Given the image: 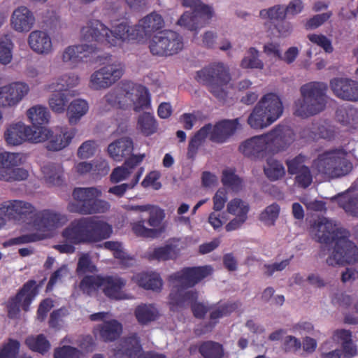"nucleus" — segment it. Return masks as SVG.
Listing matches in <instances>:
<instances>
[{
    "label": "nucleus",
    "mask_w": 358,
    "mask_h": 358,
    "mask_svg": "<svg viewBox=\"0 0 358 358\" xmlns=\"http://www.w3.org/2000/svg\"><path fill=\"white\" fill-rule=\"evenodd\" d=\"M34 207L29 202L22 200H10L0 204V217L6 220L16 219L18 217L32 213Z\"/></svg>",
    "instance_id": "obj_27"
},
{
    "label": "nucleus",
    "mask_w": 358,
    "mask_h": 358,
    "mask_svg": "<svg viewBox=\"0 0 358 358\" xmlns=\"http://www.w3.org/2000/svg\"><path fill=\"white\" fill-rule=\"evenodd\" d=\"M249 210L250 206L245 201L239 198L230 200L227 205V211L233 218L226 224V231L240 229L247 221Z\"/></svg>",
    "instance_id": "obj_23"
},
{
    "label": "nucleus",
    "mask_w": 358,
    "mask_h": 358,
    "mask_svg": "<svg viewBox=\"0 0 358 358\" xmlns=\"http://www.w3.org/2000/svg\"><path fill=\"white\" fill-rule=\"evenodd\" d=\"M79 82L80 78L78 75L73 73H66L53 79L51 83L46 85V89L51 92H64L76 87Z\"/></svg>",
    "instance_id": "obj_34"
},
{
    "label": "nucleus",
    "mask_w": 358,
    "mask_h": 358,
    "mask_svg": "<svg viewBox=\"0 0 358 358\" xmlns=\"http://www.w3.org/2000/svg\"><path fill=\"white\" fill-rule=\"evenodd\" d=\"M294 139V134L289 127L278 125L266 134L245 140L238 149L245 157H257L263 153L285 150Z\"/></svg>",
    "instance_id": "obj_5"
},
{
    "label": "nucleus",
    "mask_w": 358,
    "mask_h": 358,
    "mask_svg": "<svg viewBox=\"0 0 358 358\" xmlns=\"http://www.w3.org/2000/svg\"><path fill=\"white\" fill-rule=\"evenodd\" d=\"M99 145L96 141L87 140L78 148L77 156L80 159H89L94 155Z\"/></svg>",
    "instance_id": "obj_58"
},
{
    "label": "nucleus",
    "mask_w": 358,
    "mask_h": 358,
    "mask_svg": "<svg viewBox=\"0 0 358 358\" xmlns=\"http://www.w3.org/2000/svg\"><path fill=\"white\" fill-rule=\"evenodd\" d=\"M94 331L103 341L110 342L120 337L122 332V325L117 320L110 318L108 321L99 324Z\"/></svg>",
    "instance_id": "obj_33"
},
{
    "label": "nucleus",
    "mask_w": 358,
    "mask_h": 358,
    "mask_svg": "<svg viewBox=\"0 0 358 358\" xmlns=\"http://www.w3.org/2000/svg\"><path fill=\"white\" fill-rule=\"evenodd\" d=\"M182 5L193 9L192 13L185 12L178 21V24L190 31L201 28L214 16L213 8L201 3L199 0H182Z\"/></svg>",
    "instance_id": "obj_13"
},
{
    "label": "nucleus",
    "mask_w": 358,
    "mask_h": 358,
    "mask_svg": "<svg viewBox=\"0 0 358 358\" xmlns=\"http://www.w3.org/2000/svg\"><path fill=\"white\" fill-rule=\"evenodd\" d=\"M48 103L50 110L57 114L64 113L68 108V99L64 92H52Z\"/></svg>",
    "instance_id": "obj_46"
},
{
    "label": "nucleus",
    "mask_w": 358,
    "mask_h": 358,
    "mask_svg": "<svg viewBox=\"0 0 358 358\" xmlns=\"http://www.w3.org/2000/svg\"><path fill=\"white\" fill-rule=\"evenodd\" d=\"M96 268L90 258L88 254H82L78 262L77 273L78 274L85 273H93Z\"/></svg>",
    "instance_id": "obj_63"
},
{
    "label": "nucleus",
    "mask_w": 358,
    "mask_h": 358,
    "mask_svg": "<svg viewBox=\"0 0 358 358\" xmlns=\"http://www.w3.org/2000/svg\"><path fill=\"white\" fill-rule=\"evenodd\" d=\"M29 172L23 168H15L11 170H4L3 181L13 182L21 181L27 179Z\"/></svg>",
    "instance_id": "obj_60"
},
{
    "label": "nucleus",
    "mask_w": 358,
    "mask_h": 358,
    "mask_svg": "<svg viewBox=\"0 0 358 358\" xmlns=\"http://www.w3.org/2000/svg\"><path fill=\"white\" fill-rule=\"evenodd\" d=\"M282 102L275 93L264 94L257 102L248 118L250 127L255 129H262L269 127L282 115Z\"/></svg>",
    "instance_id": "obj_9"
},
{
    "label": "nucleus",
    "mask_w": 358,
    "mask_h": 358,
    "mask_svg": "<svg viewBox=\"0 0 358 358\" xmlns=\"http://www.w3.org/2000/svg\"><path fill=\"white\" fill-rule=\"evenodd\" d=\"M68 222L66 215L51 209L36 213L29 226V234L10 239L4 246L38 241L52 237L56 230Z\"/></svg>",
    "instance_id": "obj_6"
},
{
    "label": "nucleus",
    "mask_w": 358,
    "mask_h": 358,
    "mask_svg": "<svg viewBox=\"0 0 358 358\" xmlns=\"http://www.w3.org/2000/svg\"><path fill=\"white\" fill-rule=\"evenodd\" d=\"M27 345L33 351L44 353L50 348V343L43 335L29 336L26 339Z\"/></svg>",
    "instance_id": "obj_55"
},
{
    "label": "nucleus",
    "mask_w": 358,
    "mask_h": 358,
    "mask_svg": "<svg viewBox=\"0 0 358 358\" xmlns=\"http://www.w3.org/2000/svg\"><path fill=\"white\" fill-rule=\"evenodd\" d=\"M76 134V129H62L59 133L53 134L50 130V136L45 140L48 141L46 148L48 150L59 151L66 148Z\"/></svg>",
    "instance_id": "obj_30"
},
{
    "label": "nucleus",
    "mask_w": 358,
    "mask_h": 358,
    "mask_svg": "<svg viewBox=\"0 0 358 358\" xmlns=\"http://www.w3.org/2000/svg\"><path fill=\"white\" fill-rule=\"evenodd\" d=\"M123 66L120 63L105 65L95 71L90 76V85L92 89H106L115 84L122 76Z\"/></svg>",
    "instance_id": "obj_21"
},
{
    "label": "nucleus",
    "mask_w": 358,
    "mask_h": 358,
    "mask_svg": "<svg viewBox=\"0 0 358 358\" xmlns=\"http://www.w3.org/2000/svg\"><path fill=\"white\" fill-rule=\"evenodd\" d=\"M113 358H166L162 354L145 352L136 334L122 339L114 350Z\"/></svg>",
    "instance_id": "obj_19"
},
{
    "label": "nucleus",
    "mask_w": 358,
    "mask_h": 358,
    "mask_svg": "<svg viewBox=\"0 0 358 358\" xmlns=\"http://www.w3.org/2000/svg\"><path fill=\"white\" fill-rule=\"evenodd\" d=\"M14 43L8 35L0 37V63L8 64L13 59Z\"/></svg>",
    "instance_id": "obj_49"
},
{
    "label": "nucleus",
    "mask_w": 358,
    "mask_h": 358,
    "mask_svg": "<svg viewBox=\"0 0 358 358\" xmlns=\"http://www.w3.org/2000/svg\"><path fill=\"white\" fill-rule=\"evenodd\" d=\"M112 233V226L99 217L76 219L62 231V237L69 243L57 245L55 248L61 253H73V245L100 242Z\"/></svg>",
    "instance_id": "obj_2"
},
{
    "label": "nucleus",
    "mask_w": 358,
    "mask_h": 358,
    "mask_svg": "<svg viewBox=\"0 0 358 358\" xmlns=\"http://www.w3.org/2000/svg\"><path fill=\"white\" fill-rule=\"evenodd\" d=\"M136 25L131 26L122 22L110 29L97 20H92L83 25L80 31L82 42H97L110 47H122L124 43L141 41Z\"/></svg>",
    "instance_id": "obj_4"
},
{
    "label": "nucleus",
    "mask_w": 358,
    "mask_h": 358,
    "mask_svg": "<svg viewBox=\"0 0 358 358\" xmlns=\"http://www.w3.org/2000/svg\"><path fill=\"white\" fill-rule=\"evenodd\" d=\"M259 15L262 19L268 20L272 22L282 21L287 17L285 7L280 5L263 9L260 11Z\"/></svg>",
    "instance_id": "obj_52"
},
{
    "label": "nucleus",
    "mask_w": 358,
    "mask_h": 358,
    "mask_svg": "<svg viewBox=\"0 0 358 358\" xmlns=\"http://www.w3.org/2000/svg\"><path fill=\"white\" fill-rule=\"evenodd\" d=\"M85 207L87 215H92L106 213L109 210L110 204L106 201L94 199L90 204H85Z\"/></svg>",
    "instance_id": "obj_61"
},
{
    "label": "nucleus",
    "mask_w": 358,
    "mask_h": 358,
    "mask_svg": "<svg viewBox=\"0 0 358 358\" xmlns=\"http://www.w3.org/2000/svg\"><path fill=\"white\" fill-rule=\"evenodd\" d=\"M42 179L48 186H59L63 182V168L60 164L48 163L41 167Z\"/></svg>",
    "instance_id": "obj_36"
},
{
    "label": "nucleus",
    "mask_w": 358,
    "mask_h": 358,
    "mask_svg": "<svg viewBox=\"0 0 358 358\" xmlns=\"http://www.w3.org/2000/svg\"><path fill=\"white\" fill-rule=\"evenodd\" d=\"M30 92L28 83L14 81L0 87V108L14 110Z\"/></svg>",
    "instance_id": "obj_18"
},
{
    "label": "nucleus",
    "mask_w": 358,
    "mask_h": 358,
    "mask_svg": "<svg viewBox=\"0 0 358 358\" xmlns=\"http://www.w3.org/2000/svg\"><path fill=\"white\" fill-rule=\"evenodd\" d=\"M133 150V142L129 138H120L108 146L109 156L117 162H121L129 156Z\"/></svg>",
    "instance_id": "obj_35"
},
{
    "label": "nucleus",
    "mask_w": 358,
    "mask_h": 358,
    "mask_svg": "<svg viewBox=\"0 0 358 358\" xmlns=\"http://www.w3.org/2000/svg\"><path fill=\"white\" fill-rule=\"evenodd\" d=\"M148 213V218L146 222L150 228L145 226V221L140 220L131 222V229L138 236L143 238H155L162 232V224L164 219V211L159 206L150 205Z\"/></svg>",
    "instance_id": "obj_16"
},
{
    "label": "nucleus",
    "mask_w": 358,
    "mask_h": 358,
    "mask_svg": "<svg viewBox=\"0 0 358 358\" xmlns=\"http://www.w3.org/2000/svg\"><path fill=\"white\" fill-rule=\"evenodd\" d=\"M50 129L47 127L34 129L22 121L8 124L5 129L3 138L8 145L18 146L25 142L38 143L44 142L50 136Z\"/></svg>",
    "instance_id": "obj_12"
},
{
    "label": "nucleus",
    "mask_w": 358,
    "mask_h": 358,
    "mask_svg": "<svg viewBox=\"0 0 358 358\" xmlns=\"http://www.w3.org/2000/svg\"><path fill=\"white\" fill-rule=\"evenodd\" d=\"M196 79L207 85L210 92L219 99L227 101L228 96L234 94L236 90L229 85L231 79L229 69L222 62H215L198 71Z\"/></svg>",
    "instance_id": "obj_7"
},
{
    "label": "nucleus",
    "mask_w": 358,
    "mask_h": 358,
    "mask_svg": "<svg viewBox=\"0 0 358 358\" xmlns=\"http://www.w3.org/2000/svg\"><path fill=\"white\" fill-rule=\"evenodd\" d=\"M164 21L161 15L156 12L145 16L139 20L136 24L138 31L140 34V38L143 41L145 38L150 36L152 33L157 31L163 28Z\"/></svg>",
    "instance_id": "obj_31"
},
{
    "label": "nucleus",
    "mask_w": 358,
    "mask_h": 358,
    "mask_svg": "<svg viewBox=\"0 0 358 358\" xmlns=\"http://www.w3.org/2000/svg\"><path fill=\"white\" fill-rule=\"evenodd\" d=\"M280 207L276 203H273L267 206L260 214L259 220L267 226L274 224L278 217Z\"/></svg>",
    "instance_id": "obj_56"
},
{
    "label": "nucleus",
    "mask_w": 358,
    "mask_h": 358,
    "mask_svg": "<svg viewBox=\"0 0 358 358\" xmlns=\"http://www.w3.org/2000/svg\"><path fill=\"white\" fill-rule=\"evenodd\" d=\"M126 285V280L117 276H103L102 292L104 294L115 300H124L131 299L129 294L123 290Z\"/></svg>",
    "instance_id": "obj_28"
},
{
    "label": "nucleus",
    "mask_w": 358,
    "mask_h": 358,
    "mask_svg": "<svg viewBox=\"0 0 358 358\" xmlns=\"http://www.w3.org/2000/svg\"><path fill=\"white\" fill-rule=\"evenodd\" d=\"M20 343L15 340H9L0 349V358H15L18 353Z\"/></svg>",
    "instance_id": "obj_62"
},
{
    "label": "nucleus",
    "mask_w": 358,
    "mask_h": 358,
    "mask_svg": "<svg viewBox=\"0 0 358 358\" xmlns=\"http://www.w3.org/2000/svg\"><path fill=\"white\" fill-rule=\"evenodd\" d=\"M238 119L220 121L214 125L206 124L191 138L188 146V156L193 157L207 138L215 143L225 142L238 129Z\"/></svg>",
    "instance_id": "obj_10"
},
{
    "label": "nucleus",
    "mask_w": 358,
    "mask_h": 358,
    "mask_svg": "<svg viewBox=\"0 0 358 358\" xmlns=\"http://www.w3.org/2000/svg\"><path fill=\"white\" fill-rule=\"evenodd\" d=\"M150 106L148 90L141 85L123 82L110 90L99 102L100 112L113 108L133 109L136 112L147 110Z\"/></svg>",
    "instance_id": "obj_3"
},
{
    "label": "nucleus",
    "mask_w": 358,
    "mask_h": 358,
    "mask_svg": "<svg viewBox=\"0 0 358 358\" xmlns=\"http://www.w3.org/2000/svg\"><path fill=\"white\" fill-rule=\"evenodd\" d=\"M103 278L101 275H86L82 279L79 287L84 294L96 295L99 289L102 290Z\"/></svg>",
    "instance_id": "obj_43"
},
{
    "label": "nucleus",
    "mask_w": 358,
    "mask_h": 358,
    "mask_svg": "<svg viewBox=\"0 0 358 358\" xmlns=\"http://www.w3.org/2000/svg\"><path fill=\"white\" fill-rule=\"evenodd\" d=\"M103 247L113 251L114 257L116 259H119L123 266H129L134 262V259L124 251L120 243L107 241L104 243Z\"/></svg>",
    "instance_id": "obj_47"
},
{
    "label": "nucleus",
    "mask_w": 358,
    "mask_h": 358,
    "mask_svg": "<svg viewBox=\"0 0 358 358\" xmlns=\"http://www.w3.org/2000/svg\"><path fill=\"white\" fill-rule=\"evenodd\" d=\"M197 298L198 292L193 289L171 290L169 300L170 308L173 311H179L191 306L194 316L201 317L206 314L208 308L203 303H197Z\"/></svg>",
    "instance_id": "obj_17"
},
{
    "label": "nucleus",
    "mask_w": 358,
    "mask_h": 358,
    "mask_svg": "<svg viewBox=\"0 0 358 358\" xmlns=\"http://www.w3.org/2000/svg\"><path fill=\"white\" fill-rule=\"evenodd\" d=\"M213 272L211 266L187 267L171 274L169 277V282L171 286V290L187 289V287H194L203 279L210 275Z\"/></svg>",
    "instance_id": "obj_14"
},
{
    "label": "nucleus",
    "mask_w": 358,
    "mask_h": 358,
    "mask_svg": "<svg viewBox=\"0 0 358 358\" xmlns=\"http://www.w3.org/2000/svg\"><path fill=\"white\" fill-rule=\"evenodd\" d=\"M327 86L324 83L312 82L303 85L301 87V98L294 103V115L307 117L322 111L327 104Z\"/></svg>",
    "instance_id": "obj_8"
},
{
    "label": "nucleus",
    "mask_w": 358,
    "mask_h": 358,
    "mask_svg": "<svg viewBox=\"0 0 358 358\" xmlns=\"http://www.w3.org/2000/svg\"><path fill=\"white\" fill-rule=\"evenodd\" d=\"M264 173L269 180L276 181L285 176V169L280 161L268 158L264 166Z\"/></svg>",
    "instance_id": "obj_41"
},
{
    "label": "nucleus",
    "mask_w": 358,
    "mask_h": 358,
    "mask_svg": "<svg viewBox=\"0 0 358 358\" xmlns=\"http://www.w3.org/2000/svg\"><path fill=\"white\" fill-rule=\"evenodd\" d=\"M132 280L139 287L155 292L161 291L163 281L159 273L154 271L138 273L132 277Z\"/></svg>",
    "instance_id": "obj_32"
},
{
    "label": "nucleus",
    "mask_w": 358,
    "mask_h": 358,
    "mask_svg": "<svg viewBox=\"0 0 358 358\" xmlns=\"http://www.w3.org/2000/svg\"><path fill=\"white\" fill-rule=\"evenodd\" d=\"M339 205L348 214L358 217V196H351L349 192L337 197Z\"/></svg>",
    "instance_id": "obj_48"
},
{
    "label": "nucleus",
    "mask_w": 358,
    "mask_h": 358,
    "mask_svg": "<svg viewBox=\"0 0 358 358\" xmlns=\"http://www.w3.org/2000/svg\"><path fill=\"white\" fill-rule=\"evenodd\" d=\"M80 356L81 352L71 346H63L57 349L55 352V358H80Z\"/></svg>",
    "instance_id": "obj_64"
},
{
    "label": "nucleus",
    "mask_w": 358,
    "mask_h": 358,
    "mask_svg": "<svg viewBox=\"0 0 358 358\" xmlns=\"http://www.w3.org/2000/svg\"><path fill=\"white\" fill-rule=\"evenodd\" d=\"M334 94L340 99L358 101V83L348 78H334L330 82Z\"/></svg>",
    "instance_id": "obj_25"
},
{
    "label": "nucleus",
    "mask_w": 358,
    "mask_h": 358,
    "mask_svg": "<svg viewBox=\"0 0 358 358\" xmlns=\"http://www.w3.org/2000/svg\"><path fill=\"white\" fill-rule=\"evenodd\" d=\"M89 110V103L83 99L73 100L67 108V116L69 122L71 125L77 124L81 118L85 116Z\"/></svg>",
    "instance_id": "obj_39"
},
{
    "label": "nucleus",
    "mask_w": 358,
    "mask_h": 358,
    "mask_svg": "<svg viewBox=\"0 0 358 358\" xmlns=\"http://www.w3.org/2000/svg\"><path fill=\"white\" fill-rule=\"evenodd\" d=\"M36 282L31 280L25 284L17 296L12 299L8 305V315L10 317H16L20 308L27 311L32 300L37 295Z\"/></svg>",
    "instance_id": "obj_22"
},
{
    "label": "nucleus",
    "mask_w": 358,
    "mask_h": 358,
    "mask_svg": "<svg viewBox=\"0 0 358 358\" xmlns=\"http://www.w3.org/2000/svg\"><path fill=\"white\" fill-rule=\"evenodd\" d=\"M176 256V248L171 244L158 248H150L145 253V257L150 260H168L173 259Z\"/></svg>",
    "instance_id": "obj_40"
},
{
    "label": "nucleus",
    "mask_w": 358,
    "mask_h": 358,
    "mask_svg": "<svg viewBox=\"0 0 358 358\" xmlns=\"http://www.w3.org/2000/svg\"><path fill=\"white\" fill-rule=\"evenodd\" d=\"M96 50V48L92 43L70 45L60 52L59 59L63 65L74 69L87 62Z\"/></svg>",
    "instance_id": "obj_20"
},
{
    "label": "nucleus",
    "mask_w": 358,
    "mask_h": 358,
    "mask_svg": "<svg viewBox=\"0 0 358 358\" xmlns=\"http://www.w3.org/2000/svg\"><path fill=\"white\" fill-rule=\"evenodd\" d=\"M10 24L11 28L16 32L27 33L35 24V17L26 6H19L13 10Z\"/></svg>",
    "instance_id": "obj_24"
},
{
    "label": "nucleus",
    "mask_w": 358,
    "mask_h": 358,
    "mask_svg": "<svg viewBox=\"0 0 358 358\" xmlns=\"http://www.w3.org/2000/svg\"><path fill=\"white\" fill-rule=\"evenodd\" d=\"M134 315L138 323L145 325L158 320L160 313L155 304L142 303L136 308Z\"/></svg>",
    "instance_id": "obj_38"
},
{
    "label": "nucleus",
    "mask_w": 358,
    "mask_h": 358,
    "mask_svg": "<svg viewBox=\"0 0 358 358\" xmlns=\"http://www.w3.org/2000/svg\"><path fill=\"white\" fill-rule=\"evenodd\" d=\"M311 236L328 247L329 255L327 263L331 266L354 264L358 261V248L348 239L349 233L331 220L318 218L311 226ZM358 278V271L348 268L342 273V281L350 282Z\"/></svg>",
    "instance_id": "obj_1"
},
{
    "label": "nucleus",
    "mask_w": 358,
    "mask_h": 358,
    "mask_svg": "<svg viewBox=\"0 0 358 358\" xmlns=\"http://www.w3.org/2000/svg\"><path fill=\"white\" fill-rule=\"evenodd\" d=\"M313 169L327 178H338L348 173L352 164L348 153L343 149H336L320 154L313 163Z\"/></svg>",
    "instance_id": "obj_11"
},
{
    "label": "nucleus",
    "mask_w": 358,
    "mask_h": 358,
    "mask_svg": "<svg viewBox=\"0 0 358 358\" xmlns=\"http://www.w3.org/2000/svg\"><path fill=\"white\" fill-rule=\"evenodd\" d=\"M182 48L183 42L181 36L171 30L157 32L149 42L150 52L159 56L174 55L180 51Z\"/></svg>",
    "instance_id": "obj_15"
},
{
    "label": "nucleus",
    "mask_w": 358,
    "mask_h": 358,
    "mask_svg": "<svg viewBox=\"0 0 358 358\" xmlns=\"http://www.w3.org/2000/svg\"><path fill=\"white\" fill-rule=\"evenodd\" d=\"M26 161L25 155L20 152H3L0 153V170H11L22 165Z\"/></svg>",
    "instance_id": "obj_42"
},
{
    "label": "nucleus",
    "mask_w": 358,
    "mask_h": 358,
    "mask_svg": "<svg viewBox=\"0 0 358 358\" xmlns=\"http://www.w3.org/2000/svg\"><path fill=\"white\" fill-rule=\"evenodd\" d=\"M31 50L41 55H48L54 51L52 40L50 35L45 31H31L27 39Z\"/></svg>",
    "instance_id": "obj_26"
},
{
    "label": "nucleus",
    "mask_w": 358,
    "mask_h": 358,
    "mask_svg": "<svg viewBox=\"0 0 358 358\" xmlns=\"http://www.w3.org/2000/svg\"><path fill=\"white\" fill-rule=\"evenodd\" d=\"M259 52L254 48H250L241 61V66L244 69H259L264 67L263 62L259 58Z\"/></svg>",
    "instance_id": "obj_51"
},
{
    "label": "nucleus",
    "mask_w": 358,
    "mask_h": 358,
    "mask_svg": "<svg viewBox=\"0 0 358 358\" xmlns=\"http://www.w3.org/2000/svg\"><path fill=\"white\" fill-rule=\"evenodd\" d=\"M143 171L144 169L143 168H139L138 172L134 174V178L131 179L129 182L112 187L108 189V192L117 196H123L127 189H133L137 185Z\"/></svg>",
    "instance_id": "obj_53"
},
{
    "label": "nucleus",
    "mask_w": 358,
    "mask_h": 358,
    "mask_svg": "<svg viewBox=\"0 0 358 358\" xmlns=\"http://www.w3.org/2000/svg\"><path fill=\"white\" fill-rule=\"evenodd\" d=\"M199 351L204 358H220L223 355L222 345L212 341L203 343Z\"/></svg>",
    "instance_id": "obj_54"
},
{
    "label": "nucleus",
    "mask_w": 358,
    "mask_h": 358,
    "mask_svg": "<svg viewBox=\"0 0 358 358\" xmlns=\"http://www.w3.org/2000/svg\"><path fill=\"white\" fill-rule=\"evenodd\" d=\"M138 125L146 135L152 134L156 129L155 118L150 113H144L139 117Z\"/></svg>",
    "instance_id": "obj_57"
},
{
    "label": "nucleus",
    "mask_w": 358,
    "mask_h": 358,
    "mask_svg": "<svg viewBox=\"0 0 358 358\" xmlns=\"http://www.w3.org/2000/svg\"><path fill=\"white\" fill-rule=\"evenodd\" d=\"M101 191L96 187H78L73 192V197L75 201L81 204H90L94 199L101 196Z\"/></svg>",
    "instance_id": "obj_45"
},
{
    "label": "nucleus",
    "mask_w": 358,
    "mask_h": 358,
    "mask_svg": "<svg viewBox=\"0 0 358 358\" xmlns=\"http://www.w3.org/2000/svg\"><path fill=\"white\" fill-rule=\"evenodd\" d=\"M237 308V305L236 303H224L222 305H220L218 307L215 308L210 313V320L213 323V325L216 324L217 320L219 318H221L224 316L227 315L230 313L233 312L235 309Z\"/></svg>",
    "instance_id": "obj_59"
},
{
    "label": "nucleus",
    "mask_w": 358,
    "mask_h": 358,
    "mask_svg": "<svg viewBox=\"0 0 358 358\" xmlns=\"http://www.w3.org/2000/svg\"><path fill=\"white\" fill-rule=\"evenodd\" d=\"M26 116L35 129L41 128V125L48 124L51 117L48 108L41 104L34 105L27 109Z\"/></svg>",
    "instance_id": "obj_37"
},
{
    "label": "nucleus",
    "mask_w": 358,
    "mask_h": 358,
    "mask_svg": "<svg viewBox=\"0 0 358 358\" xmlns=\"http://www.w3.org/2000/svg\"><path fill=\"white\" fill-rule=\"evenodd\" d=\"M145 155H133L127 159L122 166L113 169L110 174V181L113 183H117L125 180L131 177L134 178L136 166L144 159Z\"/></svg>",
    "instance_id": "obj_29"
},
{
    "label": "nucleus",
    "mask_w": 358,
    "mask_h": 358,
    "mask_svg": "<svg viewBox=\"0 0 358 358\" xmlns=\"http://www.w3.org/2000/svg\"><path fill=\"white\" fill-rule=\"evenodd\" d=\"M338 121L343 125L355 129L358 127V110L352 107H341L336 111Z\"/></svg>",
    "instance_id": "obj_44"
},
{
    "label": "nucleus",
    "mask_w": 358,
    "mask_h": 358,
    "mask_svg": "<svg viewBox=\"0 0 358 358\" xmlns=\"http://www.w3.org/2000/svg\"><path fill=\"white\" fill-rule=\"evenodd\" d=\"M222 182L234 192H238L242 188V180L231 168L224 169L222 171Z\"/></svg>",
    "instance_id": "obj_50"
}]
</instances>
